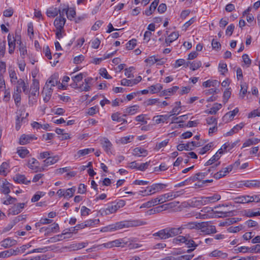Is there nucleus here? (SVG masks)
<instances>
[{
  "label": "nucleus",
  "mask_w": 260,
  "mask_h": 260,
  "mask_svg": "<svg viewBox=\"0 0 260 260\" xmlns=\"http://www.w3.org/2000/svg\"><path fill=\"white\" fill-rule=\"evenodd\" d=\"M153 236L158 237L160 239H167L169 238L167 228L161 230L158 232L153 234Z\"/></svg>",
  "instance_id": "nucleus-29"
},
{
  "label": "nucleus",
  "mask_w": 260,
  "mask_h": 260,
  "mask_svg": "<svg viewBox=\"0 0 260 260\" xmlns=\"http://www.w3.org/2000/svg\"><path fill=\"white\" fill-rule=\"evenodd\" d=\"M234 200H235V203H240V204L248 203L246 196L239 197L236 198Z\"/></svg>",
  "instance_id": "nucleus-62"
},
{
  "label": "nucleus",
  "mask_w": 260,
  "mask_h": 260,
  "mask_svg": "<svg viewBox=\"0 0 260 260\" xmlns=\"http://www.w3.org/2000/svg\"><path fill=\"white\" fill-rule=\"evenodd\" d=\"M53 92V89L48 85H45L43 88L42 94L45 95L43 100L45 103L48 102L50 99Z\"/></svg>",
  "instance_id": "nucleus-13"
},
{
  "label": "nucleus",
  "mask_w": 260,
  "mask_h": 260,
  "mask_svg": "<svg viewBox=\"0 0 260 260\" xmlns=\"http://www.w3.org/2000/svg\"><path fill=\"white\" fill-rule=\"evenodd\" d=\"M245 185L247 187H258L260 186V181L257 180L247 181Z\"/></svg>",
  "instance_id": "nucleus-44"
},
{
  "label": "nucleus",
  "mask_w": 260,
  "mask_h": 260,
  "mask_svg": "<svg viewBox=\"0 0 260 260\" xmlns=\"http://www.w3.org/2000/svg\"><path fill=\"white\" fill-rule=\"evenodd\" d=\"M13 180L16 183L20 184H24L25 185H28L30 183V180H27L26 178L24 175H21L19 174H16L13 177Z\"/></svg>",
  "instance_id": "nucleus-17"
},
{
  "label": "nucleus",
  "mask_w": 260,
  "mask_h": 260,
  "mask_svg": "<svg viewBox=\"0 0 260 260\" xmlns=\"http://www.w3.org/2000/svg\"><path fill=\"white\" fill-rule=\"evenodd\" d=\"M6 41L0 40V57H3L6 50Z\"/></svg>",
  "instance_id": "nucleus-59"
},
{
  "label": "nucleus",
  "mask_w": 260,
  "mask_h": 260,
  "mask_svg": "<svg viewBox=\"0 0 260 260\" xmlns=\"http://www.w3.org/2000/svg\"><path fill=\"white\" fill-rule=\"evenodd\" d=\"M16 244V240L9 237L4 239L0 242L1 246L5 248H9Z\"/></svg>",
  "instance_id": "nucleus-16"
},
{
  "label": "nucleus",
  "mask_w": 260,
  "mask_h": 260,
  "mask_svg": "<svg viewBox=\"0 0 260 260\" xmlns=\"http://www.w3.org/2000/svg\"><path fill=\"white\" fill-rule=\"evenodd\" d=\"M9 74L11 83H15L18 79H17V77L14 69L10 68L9 69Z\"/></svg>",
  "instance_id": "nucleus-40"
},
{
  "label": "nucleus",
  "mask_w": 260,
  "mask_h": 260,
  "mask_svg": "<svg viewBox=\"0 0 260 260\" xmlns=\"http://www.w3.org/2000/svg\"><path fill=\"white\" fill-rule=\"evenodd\" d=\"M146 222L140 220H134L131 221H123L116 222L114 224L109 225L107 227L110 231L120 230L123 228L136 227L146 224Z\"/></svg>",
  "instance_id": "nucleus-1"
},
{
  "label": "nucleus",
  "mask_w": 260,
  "mask_h": 260,
  "mask_svg": "<svg viewBox=\"0 0 260 260\" xmlns=\"http://www.w3.org/2000/svg\"><path fill=\"white\" fill-rule=\"evenodd\" d=\"M66 18L63 16H60L56 17L54 22L55 27L57 30V32H61V29L63 28L66 22Z\"/></svg>",
  "instance_id": "nucleus-11"
},
{
  "label": "nucleus",
  "mask_w": 260,
  "mask_h": 260,
  "mask_svg": "<svg viewBox=\"0 0 260 260\" xmlns=\"http://www.w3.org/2000/svg\"><path fill=\"white\" fill-rule=\"evenodd\" d=\"M45 194L44 193L41 191H38L36 192V193L34 195V196L32 197L31 199V202H36L38 201L40 198L44 196Z\"/></svg>",
  "instance_id": "nucleus-58"
},
{
  "label": "nucleus",
  "mask_w": 260,
  "mask_h": 260,
  "mask_svg": "<svg viewBox=\"0 0 260 260\" xmlns=\"http://www.w3.org/2000/svg\"><path fill=\"white\" fill-rule=\"evenodd\" d=\"M71 79L73 81V83L71 84V86L74 88H80L81 84L78 83L81 81V73L75 75L74 74H70Z\"/></svg>",
  "instance_id": "nucleus-14"
},
{
  "label": "nucleus",
  "mask_w": 260,
  "mask_h": 260,
  "mask_svg": "<svg viewBox=\"0 0 260 260\" xmlns=\"http://www.w3.org/2000/svg\"><path fill=\"white\" fill-rule=\"evenodd\" d=\"M79 225H78L75 227H71L70 228L64 230L62 232V234L64 236L63 239L69 238L71 237L72 234L75 233L76 231L79 230Z\"/></svg>",
  "instance_id": "nucleus-22"
},
{
  "label": "nucleus",
  "mask_w": 260,
  "mask_h": 260,
  "mask_svg": "<svg viewBox=\"0 0 260 260\" xmlns=\"http://www.w3.org/2000/svg\"><path fill=\"white\" fill-rule=\"evenodd\" d=\"M198 222H187V223L182 224L180 226V227H181L182 231L185 229L198 230Z\"/></svg>",
  "instance_id": "nucleus-24"
},
{
  "label": "nucleus",
  "mask_w": 260,
  "mask_h": 260,
  "mask_svg": "<svg viewBox=\"0 0 260 260\" xmlns=\"http://www.w3.org/2000/svg\"><path fill=\"white\" fill-rule=\"evenodd\" d=\"M133 154L138 157L146 156L147 155V151L141 147H137L133 150Z\"/></svg>",
  "instance_id": "nucleus-31"
},
{
  "label": "nucleus",
  "mask_w": 260,
  "mask_h": 260,
  "mask_svg": "<svg viewBox=\"0 0 260 260\" xmlns=\"http://www.w3.org/2000/svg\"><path fill=\"white\" fill-rule=\"evenodd\" d=\"M179 88V87L177 86H173L172 88L162 91L161 94L162 96L170 95L171 94H174Z\"/></svg>",
  "instance_id": "nucleus-35"
},
{
  "label": "nucleus",
  "mask_w": 260,
  "mask_h": 260,
  "mask_svg": "<svg viewBox=\"0 0 260 260\" xmlns=\"http://www.w3.org/2000/svg\"><path fill=\"white\" fill-rule=\"evenodd\" d=\"M198 230L208 235L216 233L215 226L209 225L208 222H198Z\"/></svg>",
  "instance_id": "nucleus-5"
},
{
  "label": "nucleus",
  "mask_w": 260,
  "mask_h": 260,
  "mask_svg": "<svg viewBox=\"0 0 260 260\" xmlns=\"http://www.w3.org/2000/svg\"><path fill=\"white\" fill-rule=\"evenodd\" d=\"M117 210V207L115 205V202H112L107 208L101 209L98 211V213L104 216L115 213Z\"/></svg>",
  "instance_id": "nucleus-9"
},
{
  "label": "nucleus",
  "mask_w": 260,
  "mask_h": 260,
  "mask_svg": "<svg viewBox=\"0 0 260 260\" xmlns=\"http://www.w3.org/2000/svg\"><path fill=\"white\" fill-rule=\"evenodd\" d=\"M49 247H44L42 248H38L34 249L33 250L29 251L26 253L27 254L38 252V253H42V252H45L48 250Z\"/></svg>",
  "instance_id": "nucleus-51"
},
{
  "label": "nucleus",
  "mask_w": 260,
  "mask_h": 260,
  "mask_svg": "<svg viewBox=\"0 0 260 260\" xmlns=\"http://www.w3.org/2000/svg\"><path fill=\"white\" fill-rule=\"evenodd\" d=\"M209 255L212 257H218L221 259H225L227 258L228 255L226 253L222 252L221 251L215 250L211 252Z\"/></svg>",
  "instance_id": "nucleus-30"
},
{
  "label": "nucleus",
  "mask_w": 260,
  "mask_h": 260,
  "mask_svg": "<svg viewBox=\"0 0 260 260\" xmlns=\"http://www.w3.org/2000/svg\"><path fill=\"white\" fill-rule=\"evenodd\" d=\"M59 225L56 223H53V224L49 225L47 227H42L40 229V233H44L45 236H48L51 233H57L59 231Z\"/></svg>",
  "instance_id": "nucleus-8"
},
{
  "label": "nucleus",
  "mask_w": 260,
  "mask_h": 260,
  "mask_svg": "<svg viewBox=\"0 0 260 260\" xmlns=\"http://www.w3.org/2000/svg\"><path fill=\"white\" fill-rule=\"evenodd\" d=\"M157 57L155 56H151L146 58L145 60V62H146L148 66H151L153 65L155 63L157 62Z\"/></svg>",
  "instance_id": "nucleus-49"
},
{
  "label": "nucleus",
  "mask_w": 260,
  "mask_h": 260,
  "mask_svg": "<svg viewBox=\"0 0 260 260\" xmlns=\"http://www.w3.org/2000/svg\"><path fill=\"white\" fill-rule=\"evenodd\" d=\"M59 83L58 75L57 74H53L48 79L45 85H48L49 86L54 87Z\"/></svg>",
  "instance_id": "nucleus-19"
},
{
  "label": "nucleus",
  "mask_w": 260,
  "mask_h": 260,
  "mask_svg": "<svg viewBox=\"0 0 260 260\" xmlns=\"http://www.w3.org/2000/svg\"><path fill=\"white\" fill-rule=\"evenodd\" d=\"M59 13V9L56 8H50L47 9L46 14L49 17H54Z\"/></svg>",
  "instance_id": "nucleus-37"
},
{
  "label": "nucleus",
  "mask_w": 260,
  "mask_h": 260,
  "mask_svg": "<svg viewBox=\"0 0 260 260\" xmlns=\"http://www.w3.org/2000/svg\"><path fill=\"white\" fill-rule=\"evenodd\" d=\"M37 139V138L33 135L23 134L21 136L19 139V144L20 145H25L30 143L31 141Z\"/></svg>",
  "instance_id": "nucleus-12"
},
{
  "label": "nucleus",
  "mask_w": 260,
  "mask_h": 260,
  "mask_svg": "<svg viewBox=\"0 0 260 260\" xmlns=\"http://www.w3.org/2000/svg\"><path fill=\"white\" fill-rule=\"evenodd\" d=\"M124 243L123 239H117L112 241H110L106 243H104L102 245H99V246H103L105 248H110L114 247H119L121 246V244Z\"/></svg>",
  "instance_id": "nucleus-15"
},
{
  "label": "nucleus",
  "mask_w": 260,
  "mask_h": 260,
  "mask_svg": "<svg viewBox=\"0 0 260 260\" xmlns=\"http://www.w3.org/2000/svg\"><path fill=\"white\" fill-rule=\"evenodd\" d=\"M213 146L212 143H210L205 146L204 147L200 149L199 153L201 154H205L207 151H208Z\"/></svg>",
  "instance_id": "nucleus-63"
},
{
  "label": "nucleus",
  "mask_w": 260,
  "mask_h": 260,
  "mask_svg": "<svg viewBox=\"0 0 260 260\" xmlns=\"http://www.w3.org/2000/svg\"><path fill=\"white\" fill-rule=\"evenodd\" d=\"M201 146V143L199 142L191 141L186 144H180L177 147V150L182 151L183 150H192L195 147H198Z\"/></svg>",
  "instance_id": "nucleus-6"
},
{
  "label": "nucleus",
  "mask_w": 260,
  "mask_h": 260,
  "mask_svg": "<svg viewBox=\"0 0 260 260\" xmlns=\"http://www.w3.org/2000/svg\"><path fill=\"white\" fill-rule=\"evenodd\" d=\"M101 144L106 152L108 153L110 152L112 146V144L110 141L107 138H104L101 140Z\"/></svg>",
  "instance_id": "nucleus-26"
},
{
  "label": "nucleus",
  "mask_w": 260,
  "mask_h": 260,
  "mask_svg": "<svg viewBox=\"0 0 260 260\" xmlns=\"http://www.w3.org/2000/svg\"><path fill=\"white\" fill-rule=\"evenodd\" d=\"M58 160V156H49L47 159L44 160V164L45 166H48L56 163Z\"/></svg>",
  "instance_id": "nucleus-34"
},
{
  "label": "nucleus",
  "mask_w": 260,
  "mask_h": 260,
  "mask_svg": "<svg viewBox=\"0 0 260 260\" xmlns=\"http://www.w3.org/2000/svg\"><path fill=\"white\" fill-rule=\"evenodd\" d=\"M167 231L169 238L173 237L182 233L181 227L179 228H167Z\"/></svg>",
  "instance_id": "nucleus-23"
},
{
  "label": "nucleus",
  "mask_w": 260,
  "mask_h": 260,
  "mask_svg": "<svg viewBox=\"0 0 260 260\" xmlns=\"http://www.w3.org/2000/svg\"><path fill=\"white\" fill-rule=\"evenodd\" d=\"M245 215L248 217L260 216V212L259 211L252 212L249 210L245 211Z\"/></svg>",
  "instance_id": "nucleus-64"
},
{
  "label": "nucleus",
  "mask_w": 260,
  "mask_h": 260,
  "mask_svg": "<svg viewBox=\"0 0 260 260\" xmlns=\"http://www.w3.org/2000/svg\"><path fill=\"white\" fill-rule=\"evenodd\" d=\"M28 116V113H26L25 114V111L24 110L20 109L19 110V113L16 116V129L18 131L21 125V123L22 122H25V118L27 116Z\"/></svg>",
  "instance_id": "nucleus-7"
},
{
  "label": "nucleus",
  "mask_w": 260,
  "mask_h": 260,
  "mask_svg": "<svg viewBox=\"0 0 260 260\" xmlns=\"http://www.w3.org/2000/svg\"><path fill=\"white\" fill-rule=\"evenodd\" d=\"M222 107L221 104L215 103L213 106L209 110L206 111V112L209 114H215L217 111L220 109Z\"/></svg>",
  "instance_id": "nucleus-38"
},
{
  "label": "nucleus",
  "mask_w": 260,
  "mask_h": 260,
  "mask_svg": "<svg viewBox=\"0 0 260 260\" xmlns=\"http://www.w3.org/2000/svg\"><path fill=\"white\" fill-rule=\"evenodd\" d=\"M166 185L162 183L154 184L150 187V190L147 193V195L151 194V191H154L153 193L159 190L163 189Z\"/></svg>",
  "instance_id": "nucleus-32"
},
{
  "label": "nucleus",
  "mask_w": 260,
  "mask_h": 260,
  "mask_svg": "<svg viewBox=\"0 0 260 260\" xmlns=\"http://www.w3.org/2000/svg\"><path fill=\"white\" fill-rule=\"evenodd\" d=\"M17 153L21 158H25L28 155L29 152L24 147H18L17 149Z\"/></svg>",
  "instance_id": "nucleus-33"
},
{
  "label": "nucleus",
  "mask_w": 260,
  "mask_h": 260,
  "mask_svg": "<svg viewBox=\"0 0 260 260\" xmlns=\"http://www.w3.org/2000/svg\"><path fill=\"white\" fill-rule=\"evenodd\" d=\"M63 235L62 233L61 234L55 235L54 237L50 238L49 239L47 240L46 243H55L63 239Z\"/></svg>",
  "instance_id": "nucleus-41"
},
{
  "label": "nucleus",
  "mask_w": 260,
  "mask_h": 260,
  "mask_svg": "<svg viewBox=\"0 0 260 260\" xmlns=\"http://www.w3.org/2000/svg\"><path fill=\"white\" fill-rule=\"evenodd\" d=\"M9 168L10 166L9 163L7 162H3L0 166V175L6 176L9 172Z\"/></svg>",
  "instance_id": "nucleus-27"
},
{
  "label": "nucleus",
  "mask_w": 260,
  "mask_h": 260,
  "mask_svg": "<svg viewBox=\"0 0 260 260\" xmlns=\"http://www.w3.org/2000/svg\"><path fill=\"white\" fill-rule=\"evenodd\" d=\"M159 0H154L150 5L148 9L145 10V14L147 16H149L151 15L153 11L156 9V7L157 6L159 3Z\"/></svg>",
  "instance_id": "nucleus-28"
},
{
  "label": "nucleus",
  "mask_w": 260,
  "mask_h": 260,
  "mask_svg": "<svg viewBox=\"0 0 260 260\" xmlns=\"http://www.w3.org/2000/svg\"><path fill=\"white\" fill-rule=\"evenodd\" d=\"M179 37L178 34H170L166 39V43L168 45L174 41L176 40Z\"/></svg>",
  "instance_id": "nucleus-43"
},
{
  "label": "nucleus",
  "mask_w": 260,
  "mask_h": 260,
  "mask_svg": "<svg viewBox=\"0 0 260 260\" xmlns=\"http://www.w3.org/2000/svg\"><path fill=\"white\" fill-rule=\"evenodd\" d=\"M137 45V40L136 39H132L128 41L126 44V47L127 50H132Z\"/></svg>",
  "instance_id": "nucleus-55"
},
{
  "label": "nucleus",
  "mask_w": 260,
  "mask_h": 260,
  "mask_svg": "<svg viewBox=\"0 0 260 260\" xmlns=\"http://www.w3.org/2000/svg\"><path fill=\"white\" fill-rule=\"evenodd\" d=\"M39 82L37 79L32 80V83L30 86L31 95L36 97V95H39Z\"/></svg>",
  "instance_id": "nucleus-20"
},
{
  "label": "nucleus",
  "mask_w": 260,
  "mask_h": 260,
  "mask_svg": "<svg viewBox=\"0 0 260 260\" xmlns=\"http://www.w3.org/2000/svg\"><path fill=\"white\" fill-rule=\"evenodd\" d=\"M139 106L137 105H134L131 107H129L125 109L126 113L127 114H129V115L135 114L138 111Z\"/></svg>",
  "instance_id": "nucleus-47"
},
{
  "label": "nucleus",
  "mask_w": 260,
  "mask_h": 260,
  "mask_svg": "<svg viewBox=\"0 0 260 260\" xmlns=\"http://www.w3.org/2000/svg\"><path fill=\"white\" fill-rule=\"evenodd\" d=\"M183 193L184 192L183 190L177 191L175 192H170L168 193L170 201L178 197H179L181 195H182Z\"/></svg>",
  "instance_id": "nucleus-48"
},
{
  "label": "nucleus",
  "mask_w": 260,
  "mask_h": 260,
  "mask_svg": "<svg viewBox=\"0 0 260 260\" xmlns=\"http://www.w3.org/2000/svg\"><path fill=\"white\" fill-rule=\"evenodd\" d=\"M211 169H209L207 172L203 173H197L194 176L190 177L189 178V180H191L192 181H195L196 180H200L204 178L205 176L207 175L208 173L210 172Z\"/></svg>",
  "instance_id": "nucleus-25"
},
{
  "label": "nucleus",
  "mask_w": 260,
  "mask_h": 260,
  "mask_svg": "<svg viewBox=\"0 0 260 260\" xmlns=\"http://www.w3.org/2000/svg\"><path fill=\"white\" fill-rule=\"evenodd\" d=\"M59 14L60 16H63L66 14L69 19L72 20L75 17L76 12L74 8H69L68 4H61L59 7Z\"/></svg>",
  "instance_id": "nucleus-2"
},
{
  "label": "nucleus",
  "mask_w": 260,
  "mask_h": 260,
  "mask_svg": "<svg viewBox=\"0 0 260 260\" xmlns=\"http://www.w3.org/2000/svg\"><path fill=\"white\" fill-rule=\"evenodd\" d=\"M21 92H16L15 91H14L13 93V98L14 99L16 106L17 107H19L20 104L21 99Z\"/></svg>",
  "instance_id": "nucleus-39"
},
{
  "label": "nucleus",
  "mask_w": 260,
  "mask_h": 260,
  "mask_svg": "<svg viewBox=\"0 0 260 260\" xmlns=\"http://www.w3.org/2000/svg\"><path fill=\"white\" fill-rule=\"evenodd\" d=\"M75 189L73 188H69L67 190H64V198H71L73 196Z\"/></svg>",
  "instance_id": "nucleus-61"
},
{
  "label": "nucleus",
  "mask_w": 260,
  "mask_h": 260,
  "mask_svg": "<svg viewBox=\"0 0 260 260\" xmlns=\"http://www.w3.org/2000/svg\"><path fill=\"white\" fill-rule=\"evenodd\" d=\"M13 256L12 249H9L0 252V258H8Z\"/></svg>",
  "instance_id": "nucleus-54"
},
{
  "label": "nucleus",
  "mask_w": 260,
  "mask_h": 260,
  "mask_svg": "<svg viewBox=\"0 0 260 260\" xmlns=\"http://www.w3.org/2000/svg\"><path fill=\"white\" fill-rule=\"evenodd\" d=\"M9 52L10 54L13 53L16 42L17 44H21V41L17 34H9L8 36Z\"/></svg>",
  "instance_id": "nucleus-3"
},
{
  "label": "nucleus",
  "mask_w": 260,
  "mask_h": 260,
  "mask_svg": "<svg viewBox=\"0 0 260 260\" xmlns=\"http://www.w3.org/2000/svg\"><path fill=\"white\" fill-rule=\"evenodd\" d=\"M239 112V109L238 108H236L234 110L231 111L228 113H226L222 117V120L225 122H228L233 120L234 116L236 115L237 113Z\"/></svg>",
  "instance_id": "nucleus-18"
},
{
  "label": "nucleus",
  "mask_w": 260,
  "mask_h": 260,
  "mask_svg": "<svg viewBox=\"0 0 260 260\" xmlns=\"http://www.w3.org/2000/svg\"><path fill=\"white\" fill-rule=\"evenodd\" d=\"M39 165L38 161L35 158H31L28 160V167L36 172L39 170Z\"/></svg>",
  "instance_id": "nucleus-21"
},
{
  "label": "nucleus",
  "mask_w": 260,
  "mask_h": 260,
  "mask_svg": "<svg viewBox=\"0 0 260 260\" xmlns=\"http://www.w3.org/2000/svg\"><path fill=\"white\" fill-rule=\"evenodd\" d=\"M99 219L87 220L84 222V224H82V229L87 227L93 226L94 225L99 224Z\"/></svg>",
  "instance_id": "nucleus-36"
},
{
  "label": "nucleus",
  "mask_w": 260,
  "mask_h": 260,
  "mask_svg": "<svg viewBox=\"0 0 260 260\" xmlns=\"http://www.w3.org/2000/svg\"><path fill=\"white\" fill-rule=\"evenodd\" d=\"M25 203H18L14 204L9 210V214L13 215H17L24 209Z\"/></svg>",
  "instance_id": "nucleus-10"
},
{
  "label": "nucleus",
  "mask_w": 260,
  "mask_h": 260,
  "mask_svg": "<svg viewBox=\"0 0 260 260\" xmlns=\"http://www.w3.org/2000/svg\"><path fill=\"white\" fill-rule=\"evenodd\" d=\"M162 89V86L160 84L156 85H152L149 87L150 91L151 93H154L160 91Z\"/></svg>",
  "instance_id": "nucleus-52"
},
{
  "label": "nucleus",
  "mask_w": 260,
  "mask_h": 260,
  "mask_svg": "<svg viewBox=\"0 0 260 260\" xmlns=\"http://www.w3.org/2000/svg\"><path fill=\"white\" fill-rule=\"evenodd\" d=\"M13 84L15 85L14 88V91L21 92L22 88L23 92L25 94H28L29 93V84L28 83H25L23 79L20 78Z\"/></svg>",
  "instance_id": "nucleus-4"
},
{
  "label": "nucleus",
  "mask_w": 260,
  "mask_h": 260,
  "mask_svg": "<svg viewBox=\"0 0 260 260\" xmlns=\"http://www.w3.org/2000/svg\"><path fill=\"white\" fill-rule=\"evenodd\" d=\"M220 157V155H219L218 153H216L215 155H214L209 160H208L205 166H209L213 164L215 161L218 160Z\"/></svg>",
  "instance_id": "nucleus-50"
},
{
  "label": "nucleus",
  "mask_w": 260,
  "mask_h": 260,
  "mask_svg": "<svg viewBox=\"0 0 260 260\" xmlns=\"http://www.w3.org/2000/svg\"><path fill=\"white\" fill-rule=\"evenodd\" d=\"M186 241V237L182 236H179L173 239V243L175 244H178L180 243H185Z\"/></svg>",
  "instance_id": "nucleus-56"
},
{
  "label": "nucleus",
  "mask_w": 260,
  "mask_h": 260,
  "mask_svg": "<svg viewBox=\"0 0 260 260\" xmlns=\"http://www.w3.org/2000/svg\"><path fill=\"white\" fill-rule=\"evenodd\" d=\"M189 205L193 207H197L202 206V201L201 200H198L197 198H193L189 203Z\"/></svg>",
  "instance_id": "nucleus-53"
},
{
  "label": "nucleus",
  "mask_w": 260,
  "mask_h": 260,
  "mask_svg": "<svg viewBox=\"0 0 260 260\" xmlns=\"http://www.w3.org/2000/svg\"><path fill=\"white\" fill-rule=\"evenodd\" d=\"M9 182L5 180L1 187L2 192L5 194H8L10 192L9 187L7 186Z\"/></svg>",
  "instance_id": "nucleus-45"
},
{
  "label": "nucleus",
  "mask_w": 260,
  "mask_h": 260,
  "mask_svg": "<svg viewBox=\"0 0 260 260\" xmlns=\"http://www.w3.org/2000/svg\"><path fill=\"white\" fill-rule=\"evenodd\" d=\"M202 66L201 61H194L190 63V69L195 71L200 68Z\"/></svg>",
  "instance_id": "nucleus-57"
},
{
  "label": "nucleus",
  "mask_w": 260,
  "mask_h": 260,
  "mask_svg": "<svg viewBox=\"0 0 260 260\" xmlns=\"http://www.w3.org/2000/svg\"><path fill=\"white\" fill-rule=\"evenodd\" d=\"M231 95V91H230V88H227L226 90L224 91L223 95V102L225 104L229 99L230 98Z\"/></svg>",
  "instance_id": "nucleus-60"
},
{
  "label": "nucleus",
  "mask_w": 260,
  "mask_h": 260,
  "mask_svg": "<svg viewBox=\"0 0 260 260\" xmlns=\"http://www.w3.org/2000/svg\"><path fill=\"white\" fill-rule=\"evenodd\" d=\"M219 83L218 82L217 80H207L205 82H204L203 83V86L204 87H209L211 86H216L217 84H219Z\"/></svg>",
  "instance_id": "nucleus-46"
},
{
  "label": "nucleus",
  "mask_w": 260,
  "mask_h": 260,
  "mask_svg": "<svg viewBox=\"0 0 260 260\" xmlns=\"http://www.w3.org/2000/svg\"><path fill=\"white\" fill-rule=\"evenodd\" d=\"M120 113L119 112H116L112 114L111 116L112 119L113 121H117L118 122H122L123 123H126L127 120L120 117Z\"/></svg>",
  "instance_id": "nucleus-42"
}]
</instances>
